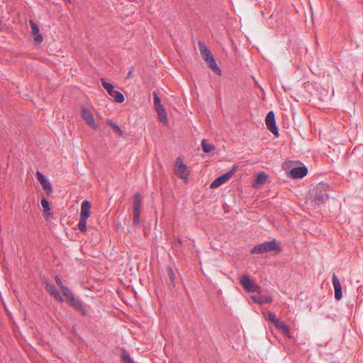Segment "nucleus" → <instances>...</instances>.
<instances>
[{
	"label": "nucleus",
	"instance_id": "11",
	"mask_svg": "<svg viewBox=\"0 0 363 363\" xmlns=\"http://www.w3.org/2000/svg\"><path fill=\"white\" fill-rule=\"evenodd\" d=\"M44 284L45 285L46 291L50 294V296H53L55 300L60 303L64 301V298L62 297L60 292L54 285L50 284L48 281H45Z\"/></svg>",
	"mask_w": 363,
	"mask_h": 363
},
{
	"label": "nucleus",
	"instance_id": "21",
	"mask_svg": "<svg viewBox=\"0 0 363 363\" xmlns=\"http://www.w3.org/2000/svg\"><path fill=\"white\" fill-rule=\"evenodd\" d=\"M156 111L158 115L159 121L162 123L167 124V113H166L164 108L159 109Z\"/></svg>",
	"mask_w": 363,
	"mask_h": 363
},
{
	"label": "nucleus",
	"instance_id": "4",
	"mask_svg": "<svg viewBox=\"0 0 363 363\" xmlns=\"http://www.w3.org/2000/svg\"><path fill=\"white\" fill-rule=\"evenodd\" d=\"M312 196L316 204L325 202L329 198L325 185L324 184H318L313 190Z\"/></svg>",
	"mask_w": 363,
	"mask_h": 363
},
{
	"label": "nucleus",
	"instance_id": "26",
	"mask_svg": "<svg viewBox=\"0 0 363 363\" xmlns=\"http://www.w3.org/2000/svg\"><path fill=\"white\" fill-rule=\"evenodd\" d=\"M267 180V176L264 172H260L257 175L255 180L257 184H264Z\"/></svg>",
	"mask_w": 363,
	"mask_h": 363
},
{
	"label": "nucleus",
	"instance_id": "22",
	"mask_svg": "<svg viewBox=\"0 0 363 363\" xmlns=\"http://www.w3.org/2000/svg\"><path fill=\"white\" fill-rule=\"evenodd\" d=\"M62 293L67 298V301L68 302L72 298L74 297V294L72 292V291L67 287L66 286H62L60 288Z\"/></svg>",
	"mask_w": 363,
	"mask_h": 363
},
{
	"label": "nucleus",
	"instance_id": "35",
	"mask_svg": "<svg viewBox=\"0 0 363 363\" xmlns=\"http://www.w3.org/2000/svg\"><path fill=\"white\" fill-rule=\"evenodd\" d=\"M134 71H135L134 67H131L130 68L129 72H128V74H127L126 78H127V79L130 78V77H132V74H133V73L134 72Z\"/></svg>",
	"mask_w": 363,
	"mask_h": 363
},
{
	"label": "nucleus",
	"instance_id": "2",
	"mask_svg": "<svg viewBox=\"0 0 363 363\" xmlns=\"http://www.w3.org/2000/svg\"><path fill=\"white\" fill-rule=\"evenodd\" d=\"M199 47L200 50L201 55L202 58L205 60V62L208 64L209 68H211L213 72L216 74L220 75L221 70L218 67L214 57H213L211 51L206 48L205 44L199 41Z\"/></svg>",
	"mask_w": 363,
	"mask_h": 363
},
{
	"label": "nucleus",
	"instance_id": "27",
	"mask_svg": "<svg viewBox=\"0 0 363 363\" xmlns=\"http://www.w3.org/2000/svg\"><path fill=\"white\" fill-rule=\"evenodd\" d=\"M101 81L103 87L106 90V91L108 93V94H110L115 90L113 84H111L109 82H106L104 79L101 78Z\"/></svg>",
	"mask_w": 363,
	"mask_h": 363
},
{
	"label": "nucleus",
	"instance_id": "1",
	"mask_svg": "<svg viewBox=\"0 0 363 363\" xmlns=\"http://www.w3.org/2000/svg\"><path fill=\"white\" fill-rule=\"evenodd\" d=\"M281 251V247L279 245L276 240L264 242L262 244L257 245L253 247L250 251L252 254H263L270 252L279 253Z\"/></svg>",
	"mask_w": 363,
	"mask_h": 363
},
{
	"label": "nucleus",
	"instance_id": "33",
	"mask_svg": "<svg viewBox=\"0 0 363 363\" xmlns=\"http://www.w3.org/2000/svg\"><path fill=\"white\" fill-rule=\"evenodd\" d=\"M55 280L60 288H62V286H64L60 277L58 275L55 277Z\"/></svg>",
	"mask_w": 363,
	"mask_h": 363
},
{
	"label": "nucleus",
	"instance_id": "8",
	"mask_svg": "<svg viewBox=\"0 0 363 363\" xmlns=\"http://www.w3.org/2000/svg\"><path fill=\"white\" fill-rule=\"evenodd\" d=\"M265 123L267 129L276 136L278 135V128L276 125L274 113L269 111L265 118Z\"/></svg>",
	"mask_w": 363,
	"mask_h": 363
},
{
	"label": "nucleus",
	"instance_id": "6",
	"mask_svg": "<svg viewBox=\"0 0 363 363\" xmlns=\"http://www.w3.org/2000/svg\"><path fill=\"white\" fill-rule=\"evenodd\" d=\"M240 282L245 290L247 292H257L259 294L261 291L260 287L252 282L247 275L242 276Z\"/></svg>",
	"mask_w": 363,
	"mask_h": 363
},
{
	"label": "nucleus",
	"instance_id": "29",
	"mask_svg": "<svg viewBox=\"0 0 363 363\" xmlns=\"http://www.w3.org/2000/svg\"><path fill=\"white\" fill-rule=\"evenodd\" d=\"M267 320L269 321L272 322L274 325L275 327L277 326V325L279 324V323L280 321L277 318L276 315L272 312L267 313Z\"/></svg>",
	"mask_w": 363,
	"mask_h": 363
},
{
	"label": "nucleus",
	"instance_id": "10",
	"mask_svg": "<svg viewBox=\"0 0 363 363\" xmlns=\"http://www.w3.org/2000/svg\"><path fill=\"white\" fill-rule=\"evenodd\" d=\"M67 303L76 311L80 312L82 315H86L88 314V311L86 310L83 302L81 300L77 298L75 296L72 298V299L69 300Z\"/></svg>",
	"mask_w": 363,
	"mask_h": 363
},
{
	"label": "nucleus",
	"instance_id": "15",
	"mask_svg": "<svg viewBox=\"0 0 363 363\" xmlns=\"http://www.w3.org/2000/svg\"><path fill=\"white\" fill-rule=\"evenodd\" d=\"M90 209L91 203L87 200L83 201L81 206L80 217L88 219L91 216Z\"/></svg>",
	"mask_w": 363,
	"mask_h": 363
},
{
	"label": "nucleus",
	"instance_id": "32",
	"mask_svg": "<svg viewBox=\"0 0 363 363\" xmlns=\"http://www.w3.org/2000/svg\"><path fill=\"white\" fill-rule=\"evenodd\" d=\"M36 178L39 181L40 183L46 179L44 177V175L39 171H38L36 172Z\"/></svg>",
	"mask_w": 363,
	"mask_h": 363
},
{
	"label": "nucleus",
	"instance_id": "23",
	"mask_svg": "<svg viewBox=\"0 0 363 363\" xmlns=\"http://www.w3.org/2000/svg\"><path fill=\"white\" fill-rule=\"evenodd\" d=\"M152 95H153V100H154V105H155V111H157L161 108H164V106L161 104L160 99L158 96L157 93L155 91H153Z\"/></svg>",
	"mask_w": 363,
	"mask_h": 363
},
{
	"label": "nucleus",
	"instance_id": "9",
	"mask_svg": "<svg viewBox=\"0 0 363 363\" xmlns=\"http://www.w3.org/2000/svg\"><path fill=\"white\" fill-rule=\"evenodd\" d=\"M234 174V170H230L225 174L217 177L210 184V188L215 189L228 182Z\"/></svg>",
	"mask_w": 363,
	"mask_h": 363
},
{
	"label": "nucleus",
	"instance_id": "18",
	"mask_svg": "<svg viewBox=\"0 0 363 363\" xmlns=\"http://www.w3.org/2000/svg\"><path fill=\"white\" fill-rule=\"evenodd\" d=\"M106 123L108 125H110L112 129L118 133L120 136H123L124 133L123 131L121 130V128L116 123H114L111 120L107 119L106 121Z\"/></svg>",
	"mask_w": 363,
	"mask_h": 363
},
{
	"label": "nucleus",
	"instance_id": "16",
	"mask_svg": "<svg viewBox=\"0 0 363 363\" xmlns=\"http://www.w3.org/2000/svg\"><path fill=\"white\" fill-rule=\"evenodd\" d=\"M251 298L253 303L264 304V303H271L272 302V298L267 295H254L251 296Z\"/></svg>",
	"mask_w": 363,
	"mask_h": 363
},
{
	"label": "nucleus",
	"instance_id": "17",
	"mask_svg": "<svg viewBox=\"0 0 363 363\" xmlns=\"http://www.w3.org/2000/svg\"><path fill=\"white\" fill-rule=\"evenodd\" d=\"M276 328L279 329L285 336H286L289 338L291 337L290 328L284 322L279 321V324L277 325Z\"/></svg>",
	"mask_w": 363,
	"mask_h": 363
},
{
	"label": "nucleus",
	"instance_id": "3",
	"mask_svg": "<svg viewBox=\"0 0 363 363\" xmlns=\"http://www.w3.org/2000/svg\"><path fill=\"white\" fill-rule=\"evenodd\" d=\"M142 208V198L139 193L134 195L133 202V224L135 226L140 225V216Z\"/></svg>",
	"mask_w": 363,
	"mask_h": 363
},
{
	"label": "nucleus",
	"instance_id": "19",
	"mask_svg": "<svg viewBox=\"0 0 363 363\" xmlns=\"http://www.w3.org/2000/svg\"><path fill=\"white\" fill-rule=\"evenodd\" d=\"M121 357L124 363H135L131 359L129 352L125 349L121 350Z\"/></svg>",
	"mask_w": 363,
	"mask_h": 363
},
{
	"label": "nucleus",
	"instance_id": "5",
	"mask_svg": "<svg viewBox=\"0 0 363 363\" xmlns=\"http://www.w3.org/2000/svg\"><path fill=\"white\" fill-rule=\"evenodd\" d=\"M174 172L182 179L187 180L189 178L187 166L184 164L183 159L180 157H178L175 160Z\"/></svg>",
	"mask_w": 363,
	"mask_h": 363
},
{
	"label": "nucleus",
	"instance_id": "31",
	"mask_svg": "<svg viewBox=\"0 0 363 363\" xmlns=\"http://www.w3.org/2000/svg\"><path fill=\"white\" fill-rule=\"evenodd\" d=\"M182 243H183V242H182V239L179 238H177L175 239V242L174 244V247L179 249L182 246Z\"/></svg>",
	"mask_w": 363,
	"mask_h": 363
},
{
	"label": "nucleus",
	"instance_id": "28",
	"mask_svg": "<svg viewBox=\"0 0 363 363\" xmlns=\"http://www.w3.org/2000/svg\"><path fill=\"white\" fill-rule=\"evenodd\" d=\"M86 220L87 219L83 218L80 217L79 222L78 223V229L81 232H86Z\"/></svg>",
	"mask_w": 363,
	"mask_h": 363
},
{
	"label": "nucleus",
	"instance_id": "13",
	"mask_svg": "<svg viewBox=\"0 0 363 363\" xmlns=\"http://www.w3.org/2000/svg\"><path fill=\"white\" fill-rule=\"evenodd\" d=\"M308 173V169L306 166L297 167L291 169L290 176L294 179L303 178Z\"/></svg>",
	"mask_w": 363,
	"mask_h": 363
},
{
	"label": "nucleus",
	"instance_id": "20",
	"mask_svg": "<svg viewBox=\"0 0 363 363\" xmlns=\"http://www.w3.org/2000/svg\"><path fill=\"white\" fill-rule=\"evenodd\" d=\"M117 103H123L125 100L123 95L118 91L114 90L109 94Z\"/></svg>",
	"mask_w": 363,
	"mask_h": 363
},
{
	"label": "nucleus",
	"instance_id": "7",
	"mask_svg": "<svg viewBox=\"0 0 363 363\" xmlns=\"http://www.w3.org/2000/svg\"><path fill=\"white\" fill-rule=\"evenodd\" d=\"M81 115L82 118L86 122V123L92 128L94 130H96L98 128V125L95 122L93 114L89 108L82 106L81 108Z\"/></svg>",
	"mask_w": 363,
	"mask_h": 363
},
{
	"label": "nucleus",
	"instance_id": "25",
	"mask_svg": "<svg viewBox=\"0 0 363 363\" xmlns=\"http://www.w3.org/2000/svg\"><path fill=\"white\" fill-rule=\"evenodd\" d=\"M42 188L46 192L47 194H50L52 191V187L48 179H45L40 182Z\"/></svg>",
	"mask_w": 363,
	"mask_h": 363
},
{
	"label": "nucleus",
	"instance_id": "24",
	"mask_svg": "<svg viewBox=\"0 0 363 363\" xmlns=\"http://www.w3.org/2000/svg\"><path fill=\"white\" fill-rule=\"evenodd\" d=\"M201 146L204 152L209 153L215 150V146L208 143L207 140L203 139L201 141Z\"/></svg>",
	"mask_w": 363,
	"mask_h": 363
},
{
	"label": "nucleus",
	"instance_id": "30",
	"mask_svg": "<svg viewBox=\"0 0 363 363\" xmlns=\"http://www.w3.org/2000/svg\"><path fill=\"white\" fill-rule=\"evenodd\" d=\"M41 205H42L45 212L50 211V203L46 199L43 198L41 199Z\"/></svg>",
	"mask_w": 363,
	"mask_h": 363
},
{
	"label": "nucleus",
	"instance_id": "34",
	"mask_svg": "<svg viewBox=\"0 0 363 363\" xmlns=\"http://www.w3.org/2000/svg\"><path fill=\"white\" fill-rule=\"evenodd\" d=\"M167 271L169 272V275L170 277V279L172 280V281L174 280V272H173V270L171 267H168L167 268Z\"/></svg>",
	"mask_w": 363,
	"mask_h": 363
},
{
	"label": "nucleus",
	"instance_id": "14",
	"mask_svg": "<svg viewBox=\"0 0 363 363\" xmlns=\"http://www.w3.org/2000/svg\"><path fill=\"white\" fill-rule=\"evenodd\" d=\"M332 281L335 289V297L337 300H340L342 297V287L340 281L336 274H333Z\"/></svg>",
	"mask_w": 363,
	"mask_h": 363
},
{
	"label": "nucleus",
	"instance_id": "12",
	"mask_svg": "<svg viewBox=\"0 0 363 363\" xmlns=\"http://www.w3.org/2000/svg\"><path fill=\"white\" fill-rule=\"evenodd\" d=\"M29 23L31 28V33L34 36L35 43L37 44L41 43L43 38L40 33L38 26L33 20H30Z\"/></svg>",
	"mask_w": 363,
	"mask_h": 363
}]
</instances>
